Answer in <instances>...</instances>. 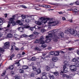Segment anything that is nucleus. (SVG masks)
<instances>
[{"mask_svg": "<svg viewBox=\"0 0 79 79\" xmlns=\"http://www.w3.org/2000/svg\"><path fill=\"white\" fill-rule=\"evenodd\" d=\"M49 65L51 66L50 68H53V66H55V64H54V63L53 62H51L50 63Z\"/></svg>", "mask_w": 79, "mask_h": 79, "instance_id": "f8f14e48", "label": "nucleus"}, {"mask_svg": "<svg viewBox=\"0 0 79 79\" xmlns=\"http://www.w3.org/2000/svg\"><path fill=\"white\" fill-rule=\"evenodd\" d=\"M74 12H75L76 13L77 12V9H75L74 10Z\"/></svg>", "mask_w": 79, "mask_h": 79, "instance_id": "69168bd1", "label": "nucleus"}, {"mask_svg": "<svg viewBox=\"0 0 79 79\" xmlns=\"http://www.w3.org/2000/svg\"><path fill=\"white\" fill-rule=\"evenodd\" d=\"M70 33L71 34H74V35H77V32L76 31L74 30V29H70Z\"/></svg>", "mask_w": 79, "mask_h": 79, "instance_id": "0eeeda50", "label": "nucleus"}, {"mask_svg": "<svg viewBox=\"0 0 79 79\" xmlns=\"http://www.w3.org/2000/svg\"><path fill=\"white\" fill-rule=\"evenodd\" d=\"M46 38L47 39V40H45V42L46 43H48L52 40V39H51L50 38H49V37H48V35L46 36Z\"/></svg>", "mask_w": 79, "mask_h": 79, "instance_id": "1a4fd4ad", "label": "nucleus"}, {"mask_svg": "<svg viewBox=\"0 0 79 79\" xmlns=\"http://www.w3.org/2000/svg\"><path fill=\"white\" fill-rule=\"evenodd\" d=\"M7 36L8 37H10V38L12 37V35L10 33L8 34Z\"/></svg>", "mask_w": 79, "mask_h": 79, "instance_id": "f704fd0d", "label": "nucleus"}, {"mask_svg": "<svg viewBox=\"0 0 79 79\" xmlns=\"http://www.w3.org/2000/svg\"><path fill=\"white\" fill-rule=\"evenodd\" d=\"M63 77H67V78H69V76L66 74H63L62 75Z\"/></svg>", "mask_w": 79, "mask_h": 79, "instance_id": "6ab92c4d", "label": "nucleus"}, {"mask_svg": "<svg viewBox=\"0 0 79 79\" xmlns=\"http://www.w3.org/2000/svg\"><path fill=\"white\" fill-rule=\"evenodd\" d=\"M34 73H32L30 76V77H34Z\"/></svg>", "mask_w": 79, "mask_h": 79, "instance_id": "6e6d98bb", "label": "nucleus"}, {"mask_svg": "<svg viewBox=\"0 0 79 79\" xmlns=\"http://www.w3.org/2000/svg\"><path fill=\"white\" fill-rule=\"evenodd\" d=\"M23 27L24 28H27L30 27V26L27 25H24L23 26Z\"/></svg>", "mask_w": 79, "mask_h": 79, "instance_id": "412c9836", "label": "nucleus"}, {"mask_svg": "<svg viewBox=\"0 0 79 79\" xmlns=\"http://www.w3.org/2000/svg\"><path fill=\"white\" fill-rule=\"evenodd\" d=\"M21 17L23 19H25L26 18V16L24 15H21Z\"/></svg>", "mask_w": 79, "mask_h": 79, "instance_id": "ea45409f", "label": "nucleus"}, {"mask_svg": "<svg viewBox=\"0 0 79 79\" xmlns=\"http://www.w3.org/2000/svg\"><path fill=\"white\" fill-rule=\"evenodd\" d=\"M47 74V72H45L42 73V75L43 76H45Z\"/></svg>", "mask_w": 79, "mask_h": 79, "instance_id": "09e8293b", "label": "nucleus"}, {"mask_svg": "<svg viewBox=\"0 0 79 79\" xmlns=\"http://www.w3.org/2000/svg\"><path fill=\"white\" fill-rule=\"evenodd\" d=\"M54 37L53 38V40L55 42H57L58 41V36L56 35L54 36Z\"/></svg>", "mask_w": 79, "mask_h": 79, "instance_id": "9b49d317", "label": "nucleus"}, {"mask_svg": "<svg viewBox=\"0 0 79 79\" xmlns=\"http://www.w3.org/2000/svg\"><path fill=\"white\" fill-rule=\"evenodd\" d=\"M19 31L20 32H23V30H24V28L22 27H20L18 28Z\"/></svg>", "mask_w": 79, "mask_h": 79, "instance_id": "ddd939ff", "label": "nucleus"}, {"mask_svg": "<svg viewBox=\"0 0 79 79\" xmlns=\"http://www.w3.org/2000/svg\"><path fill=\"white\" fill-rule=\"evenodd\" d=\"M44 37L42 36V37H41V38H40V41H43V40H44Z\"/></svg>", "mask_w": 79, "mask_h": 79, "instance_id": "8fccbe9b", "label": "nucleus"}, {"mask_svg": "<svg viewBox=\"0 0 79 79\" xmlns=\"http://www.w3.org/2000/svg\"><path fill=\"white\" fill-rule=\"evenodd\" d=\"M36 59L35 58V57H32L31 59V61H35Z\"/></svg>", "mask_w": 79, "mask_h": 79, "instance_id": "72a5a7b5", "label": "nucleus"}, {"mask_svg": "<svg viewBox=\"0 0 79 79\" xmlns=\"http://www.w3.org/2000/svg\"><path fill=\"white\" fill-rule=\"evenodd\" d=\"M16 23L19 24L20 26H22L23 24L21 23V22L19 20H17L16 21Z\"/></svg>", "mask_w": 79, "mask_h": 79, "instance_id": "4468645a", "label": "nucleus"}, {"mask_svg": "<svg viewBox=\"0 0 79 79\" xmlns=\"http://www.w3.org/2000/svg\"><path fill=\"white\" fill-rule=\"evenodd\" d=\"M16 64H17V66H20V64H19V61L17 62H16Z\"/></svg>", "mask_w": 79, "mask_h": 79, "instance_id": "79ce46f5", "label": "nucleus"}, {"mask_svg": "<svg viewBox=\"0 0 79 79\" xmlns=\"http://www.w3.org/2000/svg\"><path fill=\"white\" fill-rule=\"evenodd\" d=\"M5 73H6V71H4V72L2 74V76H5Z\"/></svg>", "mask_w": 79, "mask_h": 79, "instance_id": "4d7b16f0", "label": "nucleus"}, {"mask_svg": "<svg viewBox=\"0 0 79 79\" xmlns=\"http://www.w3.org/2000/svg\"><path fill=\"white\" fill-rule=\"evenodd\" d=\"M0 51L1 52H4V49L2 48H0Z\"/></svg>", "mask_w": 79, "mask_h": 79, "instance_id": "603ef678", "label": "nucleus"}, {"mask_svg": "<svg viewBox=\"0 0 79 79\" xmlns=\"http://www.w3.org/2000/svg\"><path fill=\"white\" fill-rule=\"evenodd\" d=\"M28 36H27V35L25 34H23L22 36H21L20 37L21 38H22V37H28Z\"/></svg>", "mask_w": 79, "mask_h": 79, "instance_id": "c85d7f7f", "label": "nucleus"}, {"mask_svg": "<svg viewBox=\"0 0 79 79\" xmlns=\"http://www.w3.org/2000/svg\"><path fill=\"white\" fill-rule=\"evenodd\" d=\"M48 77L50 78V79H55V77H54V76L53 75H51L50 74H49Z\"/></svg>", "mask_w": 79, "mask_h": 79, "instance_id": "f3484780", "label": "nucleus"}, {"mask_svg": "<svg viewBox=\"0 0 79 79\" xmlns=\"http://www.w3.org/2000/svg\"><path fill=\"white\" fill-rule=\"evenodd\" d=\"M77 61L79 62V57H78L77 58Z\"/></svg>", "mask_w": 79, "mask_h": 79, "instance_id": "774afa93", "label": "nucleus"}, {"mask_svg": "<svg viewBox=\"0 0 79 79\" xmlns=\"http://www.w3.org/2000/svg\"><path fill=\"white\" fill-rule=\"evenodd\" d=\"M34 27H30L29 28V30H31V31H34Z\"/></svg>", "mask_w": 79, "mask_h": 79, "instance_id": "5fc2aeb1", "label": "nucleus"}, {"mask_svg": "<svg viewBox=\"0 0 79 79\" xmlns=\"http://www.w3.org/2000/svg\"><path fill=\"white\" fill-rule=\"evenodd\" d=\"M9 27H10V25L9 24L7 25L6 27H4V28L1 27V26L0 25V31L3 30L4 31H8L9 30Z\"/></svg>", "mask_w": 79, "mask_h": 79, "instance_id": "20e7f679", "label": "nucleus"}, {"mask_svg": "<svg viewBox=\"0 0 79 79\" xmlns=\"http://www.w3.org/2000/svg\"><path fill=\"white\" fill-rule=\"evenodd\" d=\"M46 8H51V6H50L49 5H46Z\"/></svg>", "mask_w": 79, "mask_h": 79, "instance_id": "13d9d810", "label": "nucleus"}, {"mask_svg": "<svg viewBox=\"0 0 79 79\" xmlns=\"http://www.w3.org/2000/svg\"><path fill=\"white\" fill-rule=\"evenodd\" d=\"M48 49L49 50H50L52 49V47H48Z\"/></svg>", "mask_w": 79, "mask_h": 79, "instance_id": "0e129e2a", "label": "nucleus"}, {"mask_svg": "<svg viewBox=\"0 0 79 79\" xmlns=\"http://www.w3.org/2000/svg\"><path fill=\"white\" fill-rule=\"evenodd\" d=\"M46 46L47 45L44 44H43L41 45V47H43V48H45V47H46Z\"/></svg>", "mask_w": 79, "mask_h": 79, "instance_id": "4c0bfd02", "label": "nucleus"}, {"mask_svg": "<svg viewBox=\"0 0 79 79\" xmlns=\"http://www.w3.org/2000/svg\"><path fill=\"white\" fill-rule=\"evenodd\" d=\"M14 68V67L13 65L10 66L9 67V69H13Z\"/></svg>", "mask_w": 79, "mask_h": 79, "instance_id": "58836bf2", "label": "nucleus"}, {"mask_svg": "<svg viewBox=\"0 0 79 79\" xmlns=\"http://www.w3.org/2000/svg\"><path fill=\"white\" fill-rule=\"evenodd\" d=\"M69 67L72 71H76V67L74 65H71L69 66Z\"/></svg>", "mask_w": 79, "mask_h": 79, "instance_id": "423d86ee", "label": "nucleus"}, {"mask_svg": "<svg viewBox=\"0 0 79 79\" xmlns=\"http://www.w3.org/2000/svg\"><path fill=\"white\" fill-rule=\"evenodd\" d=\"M25 21L26 23H30L31 22V20L29 19H27L25 20Z\"/></svg>", "mask_w": 79, "mask_h": 79, "instance_id": "bb28decb", "label": "nucleus"}, {"mask_svg": "<svg viewBox=\"0 0 79 79\" xmlns=\"http://www.w3.org/2000/svg\"><path fill=\"white\" fill-rule=\"evenodd\" d=\"M72 61L73 62H76V61H77V58H75L73 59L72 60Z\"/></svg>", "mask_w": 79, "mask_h": 79, "instance_id": "a878e982", "label": "nucleus"}, {"mask_svg": "<svg viewBox=\"0 0 79 79\" xmlns=\"http://www.w3.org/2000/svg\"><path fill=\"white\" fill-rule=\"evenodd\" d=\"M40 41V44H42L43 45V44H45V41Z\"/></svg>", "mask_w": 79, "mask_h": 79, "instance_id": "49530a36", "label": "nucleus"}, {"mask_svg": "<svg viewBox=\"0 0 79 79\" xmlns=\"http://www.w3.org/2000/svg\"><path fill=\"white\" fill-rule=\"evenodd\" d=\"M39 42V40H36L35 42V43H36V44H37Z\"/></svg>", "mask_w": 79, "mask_h": 79, "instance_id": "a18cd8bd", "label": "nucleus"}, {"mask_svg": "<svg viewBox=\"0 0 79 79\" xmlns=\"http://www.w3.org/2000/svg\"><path fill=\"white\" fill-rule=\"evenodd\" d=\"M15 79H20V77L19 76L16 75L15 77Z\"/></svg>", "mask_w": 79, "mask_h": 79, "instance_id": "a19ab883", "label": "nucleus"}, {"mask_svg": "<svg viewBox=\"0 0 79 79\" xmlns=\"http://www.w3.org/2000/svg\"><path fill=\"white\" fill-rule=\"evenodd\" d=\"M16 16H15V15H13V18H10V20L8 22L9 23H8V24L9 25L10 27V24L12 23L13 20H14V19H15V18H16Z\"/></svg>", "mask_w": 79, "mask_h": 79, "instance_id": "39448f33", "label": "nucleus"}, {"mask_svg": "<svg viewBox=\"0 0 79 79\" xmlns=\"http://www.w3.org/2000/svg\"><path fill=\"white\" fill-rule=\"evenodd\" d=\"M53 74L56 76H58V75L59 74V73H58V72H56L53 73Z\"/></svg>", "mask_w": 79, "mask_h": 79, "instance_id": "473e14b6", "label": "nucleus"}, {"mask_svg": "<svg viewBox=\"0 0 79 79\" xmlns=\"http://www.w3.org/2000/svg\"><path fill=\"white\" fill-rule=\"evenodd\" d=\"M28 37H30L31 38V37H34V35H33V34L30 35H29Z\"/></svg>", "mask_w": 79, "mask_h": 79, "instance_id": "3c124183", "label": "nucleus"}, {"mask_svg": "<svg viewBox=\"0 0 79 79\" xmlns=\"http://www.w3.org/2000/svg\"><path fill=\"white\" fill-rule=\"evenodd\" d=\"M41 60H48V58L47 57H45L44 56H42L41 57Z\"/></svg>", "mask_w": 79, "mask_h": 79, "instance_id": "a211bd4d", "label": "nucleus"}, {"mask_svg": "<svg viewBox=\"0 0 79 79\" xmlns=\"http://www.w3.org/2000/svg\"><path fill=\"white\" fill-rule=\"evenodd\" d=\"M49 53L51 55H55V51H51L49 52Z\"/></svg>", "mask_w": 79, "mask_h": 79, "instance_id": "c756f323", "label": "nucleus"}, {"mask_svg": "<svg viewBox=\"0 0 79 79\" xmlns=\"http://www.w3.org/2000/svg\"><path fill=\"white\" fill-rule=\"evenodd\" d=\"M36 72L38 74H40L41 73V70L40 69H37Z\"/></svg>", "mask_w": 79, "mask_h": 79, "instance_id": "4be33fe9", "label": "nucleus"}, {"mask_svg": "<svg viewBox=\"0 0 79 79\" xmlns=\"http://www.w3.org/2000/svg\"><path fill=\"white\" fill-rule=\"evenodd\" d=\"M33 34L35 35H39V33L37 32V31H34Z\"/></svg>", "mask_w": 79, "mask_h": 79, "instance_id": "e433bc0d", "label": "nucleus"}, {"mask_svg": "<svg viewBox=\"0 0 79 79\" xmlns=\"http://www.w3.org/2000/svg\"><path fill=\"white\" fill-rule=\"evenodd\" d=\"M34 28L35 29H39L40 28V27L35 26Z\"/></svg>", "mask_w": 79, "mask_h": 79, "instance_id": "cd10ccee", "label": "nucleus"}, {"mask_svg": "<svg viewBox=\"0 0 79 79\" xmlns=\"http://www.w3.org/2000/svg\"><path fill=\"white\" fill-rule=\"evenodd\" d=\"M17 37H18V35H17V34H15L14 35V37L15 38H17Z\"/></svg>", "mask_w": 79, "mask_h": 79, "instance_id": "bf43d9fd", "label": "nucleus"}, {"mask_svg": "<svg viewBox=\"0 0 79 79\" xmlns=\"http://www.w3.org/2000/svg\"><path fill=\"white\" fill-rule=\"evenodd\" d=\"M46 69L47 70V71H48V70H50V67L48 66L46 67Z\"/></svg>", "mask_w": 79, "mask_h": 79, "instance_id": "c03bdc74", "label": "nucleus"}, {"mask_svg": "<svg viewBox=\"0 0 79 79\" xmlns=\"http://www.w3.org/2000/svg\"><path fill=\"white\" fill-rule=\"evenodd\" d=\"M40 20L38 21H35V23L38 25V26H40L42 24V23L44 22V24H45L48 21H49L48 22V24H52L53 26H56L57 24H59L60 22L58 20H56L55 21H53L54 20V19L53 18L50 19L49 18H44L43 17H41L40 18Z\"/></svg>", "mask_w": 79, "mask_h": 79, "instance_id": "f257e3e1", "label": "nucleus"}, {"mask_svg": "<svg viewBox=\"0 0 79 79\" xmlns=\"http://www.w3.org/2000/svg\"><path fill=\"white\" fill-rule=\"evenodd\" d=\"M74 65L76 66V67H79V62H77L76 63H75Z\"/></svg>", "mask_w": 79, "mask_h": 79, "instance_id": "b1692460", "label": "nucleus"}, {"mask_svg": "<svg viewBox=\"0 0 79 79\" xmlns=\"http://www.w3.org/2000/svg\"><path fill=\"white\" fill-rule=\"evenodd\" d=\"M12 26H15V25H16V22H15L14 20H13V21L12 22Z\"/></svg>", "mask_w": 79, "mask_h": 79, "instance_id": "2f4dec72", "label": "nucleus"}, {"mask_svg": "<svg viewBox=\"0 0 79 79\" xmlns=\"http://www.w3.org/2000/svg\"><path fill=\"white\" fill-rule=\"evenodd\" d=\"M41 32L43 33V32H45V30L44 29H42L41 30Z\"/></svg>", "mask_w": 79, "mask_h": 79, "instance_id": "864d4df0", "label": "nucleus"}, {"mask_svg": "<svg viewBox=\"0 0 79 79\" xmlns=\"http://www.w3.org/2000/svg\"><path fill=\"white\" fill-rule=\"evenodd\" d=\"M66 32L67 34H68V33H69V32H70V29H68L66 31Z\"/></svg>", "mask_w": 79, "mask_h": 79, "instance_id": "c9c22d12", "label": "nucleus"}, {"mask_svg": "<svg viewBox=\"0 0 79 79\" xmlns=\"http://www.w3.org/2000/svg\"><path fill=\"white\" fill-rule=\"evenodd\" d=\"M32 68L33 69V70L34 71H36V67L35 66H32Z\"/></svg>", "mask_w": 79, "mask_h": 79, "instance_id": "37998d69", "label": "nucleus"}, {"mask_svg": "<svg viewBox=\"0 0 79 79\" xmlns=\"http://www.w3.org/2000/svg\"><path fill=\"white\" fill-rule=\"evenodd\" d=\"M59 36V37H61L62 38H63V37H64V34H63V32L61 31H60V33H59L58 35Z\"/></svg>", "mask_w": 79, "mask_h": 79, "instance_id": "9d476101", "label": "nucleus"}, {"mask_svg": "<svg viewBox=\"0 0 79 79\" xmlns=\"http://www.w3.org/2000/svg\"><path fill=\"white\" fill-rule=\"evenodd\" d=\"M58 31V29H56V30H54L52 31H50L49 32H51V33L49 34L48 38L49 37V38H52L53 36H54L55 35V34L56 32H57Z\"/></svg>", "mask_w": 79, "mask_h": 79, "instance_id": "f03ea898", "label": "nucleus"}, {"mask_svg": "<svg viewBox=\"0 0 79 79\" xmlns=\"http://www.w3.org/2000/svg\"><path fill=\"white\" fill-rule=\"evenodd\" d=\"M21 54H18L17 55V57L18 58H20V57H21Z\"/></svg>", "mask_w": 79, "mask_h": 79, "instance_id": "de8ad7c7", "label": "nucleus"}, {"mask_svg": "<svg viewBox=\"0 0 79 79\" xmlns=\"http://www.w3.org/2000/svg\"><path fill=\"white\" fill-rule=\"evenodd\" d=\"M10 42H7L4 44V45L3 47V48L4 49H8L10 48Z\"/></svg>", "mask_w": 79, "mask_h": 79, "instance_id": "7ed1b4c3", "label": "nucleus"}, {"mask_svg": "<svg viewBox=\"0 0 79 79\" xmlns=\"http://www.w3.org/2000/svg\"><path fill=\"white\" fill-rule=\"evenodd\" d=\"M67 63H66L63 66V71L64 73H66L68 72V68L66 67V65L67 64V61H66Z\"/></svg>", "mask_w": 79, "mask_h": 79, "instance_id": "6e6552de", "label": "nucleus"}, {"mask_svg": "<svg viewBox=\"0 0 79 79\" xmlns=\"http://www.w3.org/2000/svg\"><path fill=\"white\" fill-rule=\"evenodd\" d=\"M12 45H13V46L15 47V43L14 42H13L12 43Z\"/></svg>", "mask_w": 79, "mask_h": 79, "instance_id": "680f3d73", "label": "nucleus"}, {"mask_svg": "<svg viewBox=\"0 0 79 79\" xmlns=\"http://www.w3.org/2000/svg\"><path fill=\"white\" fill-rule=\"evenodd\" d=\"M60 53L59 51H54V55L55 56H58Z\"/></svg>", "mask_w": 79, "mask_h": 79, "instance_id": "2eb2a0df", "label": "nucleus"}, {"mask_svg": "<svg viewBox=\"0 0 79 79\" xmlns=\"http://www.w3.org/2000/svg\"><path fill=\"white\" fill-rule=\"evenodd\" d=\"M21 6L22 8H27V7L24 6L22 5Z\"/></svg>", "mask_w": 79, "mask_h": 79, "instance_id": "e2e57ef3", "label": "nucleus"}, {"mask_svg": "<svg viewBox=\"0 0 79 79\" xmlns=\"http://www.w3.org/2000/svg\"><path fill=\"white\" fill-rule=\"evenodd\" d=\"M19 73H24V70L23 69H20L19 70Z\"/></svg>", "mask_w": 79, "mask_h": 79, "instance_id": "393cba45", "label": "nucleus"}, {"mask_svg": "<svg viewBox=\"0 0 79 79\" xmlns=\"http://www.w3.org/2000/svg\"><path fill=\"white\" fill-rule=\"evenodd\" d=\"M35 50L36 51H41V49H40L39 48L36 47L35 48Z\"/></svg>", "mask_w": 79, "mask_h": 79, "instance_id": "5701e85b", "label": "nucleus"}, {"mask_svg": "<svg viewBox=\"0 0 79 79\" xmlns=\"http://www.w3.org/2000/svg\"><path fill=\"white\" fill-rule=\"evenodd\" d=\"M68 50H69L70 51H71V50H73V48H69L68 49Z\"/></svg>", "mask_w": 79, "mask_h": 79, "instance_id": "338daca9", "label": "nucleus"}, {"mask_svg": "<svg viewBox=\"0 0 79 79\" xmlns=\"http://www.w3.org/2000/svg\"><path fill=\"white\" fill-rule=\"evenodd\" d=\"M52 60V61H54V62H55L58 60V58L56 57H53Z\"/></svg>", "mask_w": 79, "mask_h": 79, "instance_id": "dca6fc26", "label": "nucleus"}, {"mask_svg": "<svg viewBox=\"0 0 79 79\" xmlns=\"http://www.w3.org/2000/svg\"><path fill=\"white\" fill-rule=\"evenodd\" d=\"M23 68L24 69H28V68H29V67H28L27 66L25 65V66H23Z\"/></svg>", "mask_w": 79, "mask_h": 79, "instance_id": "aec40b11", "label": "nucleus"}, {"mask_svg": "<svg viewBox=\"0 0 79 79\" xmlns=\"http://www.w3.org/2000/svg\"><path fill=\"white\" fill-rule=\"evenodd\" d=\"M15 56V54H12L10 57V60H12V58H13Z\"/></svg>", "mask_w": 79, "mask_h": 79, "instance_id": "7c9ffc66", "label": "nucleus"}, {"mask_svg": "<svg viewBox=\"0 0 79 79\" xmlns=\"http://www.w3.org/2000/svg\"><path fill=\"white\" fill-rule=\"evenodd\" d=\"M46 78L45 76H43L41 77V79H44Z\"/></svg>", "mask_w": 79, "mask_h": 79, "instance_id": "052dcab7", "label": "nucleus"}]
</instances>
